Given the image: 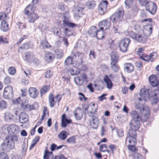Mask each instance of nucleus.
Here are the masks:
<instances>
[{
  "instance_id": "obj_2",
  "label": "nucleus",
  "mask_w": 159,
  "mask_h": 159,
  "mask_svg": "<svg viewBox=\"0 0 159 159\" xmlns=\"http://www.w3.org/2000/svg\"><path fill=\"white\" fill-rule=\"evenodd\" d=\"M139 125L137 124V125L135 122L131 120L130 123V128L127 133V136L126 139V141H128L129 143H133L134 144L137 143V134L136 131L140 128Z\"/></svg>"
},
{
  "instance_id": "obj_20",
  "label": "nucleus",
  "mask_w": 159,
  "mask_h": 159,
  "mask_svg": "<svg viewBox=\"0 0 159 159\" xmlns=\"http://www.w3.org/2000/svg\"><path fill=\"white\" fill-rule=\"evenodd\" d=\"M83 111L81 109L78 107L74 111V116L77 120H80L83 116Z\"/></svg>"
},
{
  "instance_id": "obj_18",
  "label": "nucleus",
  "mask_w": 159,
  "mask_h": 159,
  "mask_svg": "<svg viewBox=\"0 0 159 159\" xmlns=\"http://www.w3.org/2000/svg\"><path fill=\"white\" fill-rule=\"evenodd\" d=\"M149 89L145 88L141 89L140 91V95L141 98L144 99H148L149 96Z\"/></svg>"
},
{
  "instance_id": "obj_34",
  "label": "nucleus",
  "mask_w": 159,
  "mask_h": 159,
  "mask_svg": "<svg viewBox=\"0 0 159 159\" xmlns=\"http://www.w3.org/2000/svg\"><path fill=\"white\" fill-rule=\"evenodd\" d=\"M110 68L111 70L114 72L118 71L120 69V67L117 63L113 62H111V63Z\"/></svg>"
},
{
  "instance_id": "obj_16",
  "label": "nucleus",
  "mask_w": 159,
  "mask_h": 159,
  "mask_svg": "<svg viewBox=\"0 0 159 159\" xmlns=\"http://www.w3.org/2000/svg\"><path fill=\"white\" fill-rule=\"evenodd\" d=\"M90 116L91 118L89 120L90 125L94 129H96L98 126L99 120L98 118L96 116L93 115Z\"/></svg>"
},
{
  "instance_id": "obj_23",
  "label": "nucleus",
  "mask_w": 159,
  "mask_h": 159,
  "mask_svg": "<svg viewBox=\"0 0 159 159\" xmlns=\"http://www.w3.org/2000/svg\"><path fill=\"white\" fill-rule=\"evenodd\" d=\"M27 16L28 22L30 23H34L39 17L38 15L35 12L29 14Z\"/></svg>"
},
{
  "instance_id": "obj_14",
  "label": "nucleus",
  "mask_w": 159,
  "mask_h": 159,
  "mask_svg": "<svg viewBox=\"0 0 159 159\" xmlns=\"http://www.w3.org/2000/svg\"><path fill=\"white\" fill-rule=\"evenodd\" d=\"M19 130V127L15 124H12L9 125L7 127V130L10 134L16 135L18 133Z\"/></svg>"
},
{
  "instance_id": "obj_28",
  "label": "nucleus",
  "mask_w": 159,
  "mask_h": 159,
  "mask_svg": "<svg viewBox=\"0 0 159 159\" xmlns=\"http://www.w3.org/2000/svg\"><path fill=\"white\" fill-rule=\"evenodd\" d=\"M30 96L33 98H36L38 96V92L36 89L31 87L29 89Z\"/></svg>"
},
{
  "instance_id": "obj_41",
  "label": "nucleus",
  "mask_w": 159,
  "mask_h": 159,
  "mask_svg": "<svg viewBox=\"0 0 159 159\" xmlns=\"http://www.w3.org/2000/svg\"><path fill=\"white\" fill-rule=\"evenodd\" d=\"M74 58L72 56L68 57L65 61V63L66 65H71L73 64V58Z\"/></svg>"
},
{
  "instance_id": "obj_19",
  "label": "nucleus",
  "mask_w": 159,
  "mask_h": 159,
  "mask_svg": "<svg viewBox=\"0 0 159 159\" xmlns=\"http://www.w3.org/2000/svg\"><path fill=\"white\" fill-rule=\"evenodd\" d=\"M72 123V120L70 119H67L66 118V115L63 114L61 117V126L64 127H66L67 125Z\"/></svg>"
},
{
  "instance_id": "obj_56",
  "label": "nucleus",
  "mask_w": 159,
  "mask_h": 159,
  "mask_svg": "<svg viewBox=\"0 0 159 159\" xmlns=\"http://www.w3.org/2000/svg\"><path fill=\"white\" fill-rule=\"evenodd\" d=\"M150 61H153L157 57V54L156 52H152L149 55Z\"/></svg>"
},
{
  "instance_id": "obj_33",
  "label": "nucleus",
  "mask_w": 159,
  "mask_h": 159,
  "mask_svg": "<svg viewBox=\"0 0 159 159\" xmlns=\"http://www.w3.org/2000/svg\"><path fill=\"white\" fill-rule=\"evenodd\" d=\"M0 29L2 30L4 32L7 31L9 29L8 25L5 20H2L1 22Z\"/></svg>"
},
{
  "instance_id": "obj_15",
  "label": "nucleus",
  "mask_w": 159,
  "mask_h": 159,
  "mask_svg": "<svg viewBox=\"0 0 159 159\" xmlns=\"http://www.w3.org/2000/svg\"><path fill=\"white\" fill-rule=\"evenodd\" d=\"M111 25V22L107 20H102L98 24L100 30H106L109 28Z\"/></svg>"
},
{
  "instance_id": "obj_50",
  "label": "nucleus",
  "mask_w": 159,
  "mask_h": 159,
  "mask_svg": "<svg viewBox=\"0 0 159 159\" xmlns=\"http://www.w3.org/2000/svg\"><path fill=\"white\" fill-rule=\"evenodd\" d=\"M132 145H129L128 146V148L129 150L131 151L136 152L138 150L137 148L135 147L136 144H134L133 143H130Z\"/></svg>"
},
{
  "instance_id": "obj_12",
  "label": "nucleus",
  "mask_w": 159,
  "mask_h": 159,
  "mask_svg": "<svg viewBox=\"0 0 159 159\" xmlns=\"http://www.w3.org/2000/svg\"><path fill=\"white\" fill-rule=\"evenodd\" d=\"M123 15L124 12L122 11L119 10L117 12H116L111 16L110 18V20L114 22H119L121 20Z\"/></svg>"
},
{
  "instance_id": "obj_42",
  "label": "nucleus",
  "mask_w": 159,
  "mask_h": 159,
  "mask_svg": "<svg viewBox=\"0 0 159 159\" xmlns=\"http://www.w3.org/2000/svg\"><path fill=\"white\" fill-rule=\"evenodd\" d=\"M95 2L93 0L89 1L86 4V6L89 9H91L94 8L95 6Z\"/></svg>"
},
{
  "instance_id": "obj_37",
  "label": "nucleus",
  "mask_w": 159,
  "mask_h": 159,
  "mask_svg": "<svg viewBox=\"0 0 159 159\" xmlns=\"http://www.w3.org/2000/svg\"><path fill=\"white\" fill-rule=\"evenodd\" d=\"M98 30L95 26H92L89 29L88 33L93 37H95Z\"/></svg>"
},
{
  "instance_id": "obj_26",
  "label": "nucleus",
  "mask_w": 159,
  "mask_h": 159,
  "mask_svg": "<svg viewBox=\"0 0 159 159\" xmlns=\"http://www.w3.org/2000/svg\"><path fill=\"white\" fill-rule=\"evenodd\" d=\"M139 10L138 7L136 4L134 5L129 13L130 17L132 18L135 16L137 14Z\"/></svg>"
},
{
  "instance_id": "obj_17",
  "label": "nucleus",
  "mask_w": 159,
  "mask_h": 159,
  "mask_svg": "<svg viewBox=\"0 0 159 159\" xmlns=\"http://www.w3.org/2000/svg\"><path fill=\"white\" fill-rule=\"evenodd\" d=\"M152 25L150 24H147L144 26V35L147 38L150 35L152 32Z\"/></svg>"
},
{
  "instance_id": "obj_53",
  "label": "nucleus",
  "mask_w": 159,
  "mask_h": 159,
  "mask_svg": "<svg viewBox=\"0 0 159 159\" xmlns=\"http://www.w3.org/2000/svg\"><path fill=\"white\" fill-rule=\"evenodd\" d=\"M8 71L10 74L13 75L15 73L16 70L15 67L11 66L8 68Z\"/></svg>"
},
{
  "instance_id": "obj_45",
  "label": "nucleus",
  "mask_w": 159,
  "mask_h": 159,
  "mask_svg": "<svg viewBox=\"0 0 159 159\" xmlns=\"http://www.w3.org/2000/svg\"><path fill=\"white\" fill-rule=\"evenodd\" d=\"M132 159H144V157L139 153L134 152L132 154Z\"/></svg>"
},
{
  "instance_id": "obj_7",
  "label": "nucleus",
  "mask_w": 159,
  "mask_h": 159,
  "mask_svg": "<svg viewBox=\"0 0 159 159\" xmlns=\"http://www.w3.org/2000/svg\"><path fill=\"white\" fill-rule=\"evenodd\" d=\"M43 159H67L63 155H56L54 156L53 153L52 152H49L47 146L45 147L44 152Z\"/></svg>"
},
{
  "instance_id": "obj_5",
  "label": "nucleus",
  "mask_w": 159,
  "mask_h": 159,
  "mask_svg": "<svg viewBox=\"0 0 159 159\" xmlns=\"http://www.w3.org/2000/svg\"><path fill=\"white\" fill-rule=\"evenodd\" d=\"M97 109L98 104L94 102H91L86 107L83 108L84 113L88 114L90 116L95 114Z\"/></svg>"
},
{
  "instance_id": "obj_30",
  "label": "nucleus",
  "mask_w": 159,
  "mask_h": 159,
  "mask_svg": "<svg viewBox=\"0 0 159 159\" xmlns=\"http://www.w3.org/2000/svg\"><path fill=\"white\" fill-rule=\"evenodd\" d=\"M34 9L33 5L30 4L25 9V14L27 16L32 13H34Z\"/></svg>"
},
{
  "instance_id": "obj_49",
  "label": "nucleus",
  "mask_w": 159,
  "mask_h": 159,
  "mask_svg": "<svg viewBox=\"0 0 159 159\" xmlns=\"http://www.w3.org/2000/svg\"><path fill=\"white\" fill-rule=\"evenodd\" d=\"M50 89L49 85H46L43 87L40 90V92L41 94H44L48 91Z\"/></svg>"
},
{
  "instance_id": "obj_46",
  "label": "nucleus",
  "mask_w": 159,
  "mask_h": 159,
  "mask_svg": "<svg viewBox=\"0 0 159 159\" xmlns=\"http://www.w3.org/2000/svg\"><path fill=\"white\" fill-rule=\"evenodd\" d=\"M27 115L25 113L21 112L19 115V118L20 120L25 122L27 120Z\"/></svg>"
},
{
  "instance_id": "obj_13",
  "label": "nucleus",
  "mask_w": 159,
  "mask_h": 159,
  "mask_svg": "<svg viewBox=\"0 0 159 159\" xmlns=\"http://www.w3.org/2000/svg\"><path fill=\"white\" fill-rule=\"evenodd\" d=\"M84 8L77 6L75 7L73 10L74 16L75 18L79 19L83 14V10Z\"/></svg>"
},
{
  "instance_id": "obj_25",
  "label": "nucleus",
  "mask_w": 159,
  "mask_h": 159,
  "mask_svg": "<svg viewBox=\"0 0 159 159\" xmlns=\"http://www.w3.org/2000/svg\"><path fill=\"white\" fill-rule=\"evenodd\" d=\"M103 80L107 85V88L109 89H111L113 84L108 75H105L103 78Z\"/></svg>"
},
{
  "instance_id": "obj_10",
  "label": "nucleus",
  "mask_w": 159,
  "mask_h": 159,
  "mask_svg": "<svg viewBox=\"0 0 159 159\" xmlns=\"http://www.w3.org/2000/svg\"><path fill=\"white\" fill-rule=\"evenodd\" d=\"M108 2L107 0L103 1L99 5L98 11L99 15H103L107 12Z\"/></svg>"
},
{
  "instance_id": "obj_1",
  "label": "nucleus",
  "mask_w": 159,
  "mask_h": 159,
  "mask_svg": "<svg viewBox=\"0 0 159 159\" xmlns=\"http://www.w3.org/2000/svg\"><path fill=\"white\" fill-rule=\"evenodd\" d=\"M135 107L137 109H139L141 114L140 116L135 111H132L131 113V115L132 118V121H134L135 123L140 126V121L145 122L149 118L150 115V111L149 108L146 106H143L140 103L135 104Z\"/></svg>"
},
{
  "instance_id": "obj_55",
  "label": "nucleus",
  "mask_w": 159,
  "mask_h": 159,
  "mask_svg": "<svg viewBox=\"0 0 159 159\" xmlns=\"http://www.w3.org/2000/svg\"><path fill=\"white\" fill-rule=\"evenodd\" d=\"M7 106V104L6 102L3 100L0 102V108L2 109H3L6 108Z\"/></svg>"
},
{
  "instance_id": "obj_29",
  "label": "nucleus",
  "mask_w": 159,
  "mask_h": 159,
  "mask_svg": "<svg viewBox=\"0 0 159 159\" xmlns=\"http://www.w3.org/2000/svg\"><path fill=\"white\" fill-rule=\"evenodd\" d=\"M108 147L109 148V151H110V153L114 154L116 152H119L120 149L118 146H116V145L113 144H110Z\"/></svg>"
},
{
  "instance_id": "obj_39",
  "label": "nucleus",
  "mask_w": 159,
  "mask_h": 159,
  "mask_svg": "<svg viewBox=\"0 0 159 159\" xmlns=\"http://www.w3.org/2000/svg\"><path fill=\"white\" fill-rule=\"evenodd\" d=\"M95 37L98 39H101L104 37L103 30H98Z\"/></svg>"
},
{
  "instance_id": "obj_43",
  "label": "nucleus",
  "mask_w": 159,
  "mask_h": 159,
  "mask_svg": "<svg viewBox=\"0 0 159 159\" xmlns=\"http://www.w3.org/2000/svg\"><path fill=\"white\" fill-rule=\"evenodd\" d=\"M64 20H63V24L65 25L67 23L69 22V16L68 12H66L63 15Z\"/></svg>"
},
{
  "instance_id": "obj_6",
  "label": "nucleus",
  "mask_w": 159,
  "mask_h": 159,
  "mask_svg": "<svg viewBox=\"0 0 159 159\" xmlns=\"http://www.w3.org/2000/svg\"><path fill=\"white\" fill-rule=\"evenodd\" d=\"M22 100H12L13 104L18 105L21 104L20 107L26 111H30L32 110H35L38 109L39 107V105L38 103H35L33 105H24L22 102Z\"/></svg>"
},
{
  "instance_id": "obj_22",
  "label": "nucleus",
  "mask_w": 159,
  "mask_h": 159,
  "mask_svg": "<svg viewBox=\"0 0 159 159\" xmlns=\"http://www.w3.org/2000/svg\"><path fill=\"white\" fill-rule=\"evenodd\" d=\"M54 58V56L53 54L49 52H46L44 54V59L48 62H51L53 60Z\"/></svg>"
},
{
  "instance_id": "obj_4",
  "label": "nucleus",
  "mask_w": 159,
  "mask_h": 159,
  "mask_svg": "<svg viewBox=\"0 0 159 159\" xmlns=\"http://www.w3.org/2000/svg\"><path fill=\"white\" fill-rule=\"evenodd\" d=\"M129 36L132 39L141 44H145L148 41L147 37L139 33L131 32L129 33Z\"/></svg>"
},
{
  "instance_id": "obj_64",
  "label": "nucleus",
  "mask_w": 159,
  "mask_h": 159,
  "mask_svg": "<svg viewBox=\"0 0 159 159\" xmlns=\"http://www.w3.org/2000/svg\"><path fill=\"white\" fill-rule=\"evenodd\" d=\"M11 112L12 114L15 115V119H16L17 117L18 116L19 112L18 110L17 109H13L11 111Z\"/></svg>"
},
{
  "instance_id": "obj_59",
  "label": "nucleus",
  "mask_w": 159,
  "mask_h": 159,
  "mask_svg": "<svg viewBox=\"0 0 159 159\" xmlns=\"http://www.w3.org/2000/svg\"><path fill=\"white\" fill-rule=\"evenodd\" d=\"M8 18L7 17V15L4 12H1L0 13V20H2L6 21V20Z\"/></svg>"
},
{
  "instance_id": "obj_62",
  "label": "nucleus",
  "mask_w": 159,
  "mask_h": 159,
  "mask_svg": "<svg viewBox=\"0 0 159 159\" xmlns=\"http://www.w3.org/2000/svg\"><path fill=\"white\" fill-rule=\"evenodd\" d=\"M52 71L50 70H48L47 71L46 73L45 77L47 78H49L52 77Z\"/></svg>"
},
{
  "instance_id": "obj_21",
  "label": "nucleus",
  "mask_w": 159,
  "mask_h": 159,
  "mask_svg": "<svg viewBox=\"0 0 159 159\" xmlns=\"http://www.w3.org/2000/svg\"><path fill=\"white\" fill-rule=\"evenodd\" d=\"M159 92L157 89H154L149 92L148 99H158L159 98Z\"/></svg>"
},
{
  "instance_id": "obj_57",
  "label": "nucleus",
  "mask_w": 159,
  "mask_h": 159,
  "mask_svg": "<svg viewBox=\"0 0 159 159\" xmlns=\"http://www.w3.org/2000/svg\"><path fill=\"white\" fill-rule=\"evenodd\" d=\"M0 159H9L8 155L4 152H0Z\"/></svg>"
},
{
  "instance_id": "obj_8",
  "label": "nucleus",
  "mask_w": 159,
  "mask_h": 159,
  "mask_svg": "<svg viewBox=\"0 0 159 159\" xmlns=\"http://www.w3.org/2000/svg\"><path fill=\"white\" fill-rule=\"evenodd\" d=\"M130 42V39L128 38H125L121 40L119 45L120 51L123 52H127Z\"/></svg>"
},
{
  "instance_id": "obj_44",
  "label": "nucleus",
  "mask_w": 159,
  "mask_h": 159,
  "mask_svg": "<svg viewBox=\"0 0 159 159\" xmlns=\"http://www.w3.org/2000/svg\"><path fill=\"white\" fill-rule=\"evenodd\" d=\"M34 55L33 54L30 52H27L25 55V59L27 61H30L33 58Z\"/></svg>"
},
{
  "instance_id": "obj_40",
  "label": "nucleus",
  "mask_w": 159,
  "mask_h": 159,
  "mask_svg": "<svg viewBox=\"0 0 159 159\" xmlns=\"http://www.w3.org/2000/svg\"><path fill=\"white\" fill-rule=\"evenodd\" d=\"M99 150L103 152H107L108 153H110V151L108 149L107 146L105 144H101L99 147Z\"/></svg>"
},
{
  "instance_id": "obj_48",
  "label": "nucleus",
  "mask_w": 159,
  "mask_h": 159,
  "mask_svg": "<svg viewBox=\"0 0 159 159\" xmlns=\"http://www.w3.org/2000/svg\"><path fill=\"white\" fill-rule=\"evenodd\" d=\"M74 81L75 83L78 85H82L84 82L83 80L81 79L78 76L76 78H74Z\"/></svg>"
},
{
  "instance_id": "obj_32",
  "label": "nucleus",
  "mask_w": 159,
  "mask_h": 159,
  "mask_svg": "<svg viewBox=\"0 0 159 159\" xmlns=\"http://www.w3.org/2000/svg\"><path fill=\"white\" fill-rule=\"evenodd\" d=\"M68 135V134L66 131L62 130L58 134V137L59 139L64 140L66 139Z\"/></svg>"
},
{
  "instance_id": "obj_3",
  "label": "nucleus",
  "mask_w": 159,
  "mask_h": 159,
  "mask_svg": "<svg viewBox=\"0 0 159 159\" xmlns=\"http://www.w3.org/2000/svg\"><path fill=\"white\" fill-rule=\"evenodd\" d=\"M18 140V139L16 135L7 136L5 137V140L1 144V150L4 152H9L15 148V143L14 141H17Z\"/></svg>"
},
{
  "instance_id": "obj_35",
  "label": "nucleus",
  "mask_w": 159,
  "mask_h": 159,
  "mask_svg": "<svg viewBox=\"0 0 159 159\" xmlns=\"http://www.w3.org/2000/svg\"><path fill=\"white\" fill-rule=\"evenodd\" d=\"M111 62L117 63L118 61L119 60V56L116 52H114L111 53Z\"/></svg>"
},
{
  "instance_id": "obj_47",
  "label": "nucleus",
  "mask_w": 159,
  "mask_h": 159,
  "mask_svg": "<svg viewBox=\"0 0 159 159\" xmlns=\"http://www.w3.org/2000/svg\"><path fill=\"white\" fill-rule=\"evenodd\" d=\"M70 71L72 75H78L80 72V70L79 68H76L75 69H71Z\"/></svg>"
},
{
  "instance_id": "obj_52",
  "label": "nucleus",
  "mask_w": 159,
  "mask_h": 159,
  "mask_svg": "<svg viewBox=\"0 0 159 159\" xmlns=\"http://www.w3.org/2000/svg\"><path fill=\"white\" fill-rule=\"evenodd\" d=\"M133 2V0H125V7L127 8H130Z\"/></svg>"
},
{
  "instance_id": "obj_27",
  "label": "nucleus",
  "mask_w": 159,
  "mask_h": 159,
  "mask_svg": "<svg viewBox=\"0 0 159 159\" xmlns=\"http://www.w3.org/2000/svg\"><path fill=\"white\" fill-rule=\"evenodd\" d=\"M149 80L151 85L153 87L157 86L159 84L158 81L155 75H152L149 78Z\"/></svg>"
},
{
  "instance_id": "obj_9",
  "label": "nucleus",
  "mask_w": 159,
  "mask_h": 159,
  "mask_svg": "<svg viewBox=\"0 0 159 159\" xmlns=\"http://www.w3.org/2000/svg\"><path fill=\"white\" fill-rule=\"evenodd\" d=\"M145 7L146 10L152 15L155 13L157 9L156 4L151 1L147 2Z\"/></svg>"
},
{
  "instance_id": "obj_60",
  "label": "nucleus",
  "mask_w": 159,
  "mask_h": 159,
  "mask_svg": "<svg viewBox=\"0 0 159 159\" xmlns=\"http://www.w3.org/2000/svg\"><path fill=\"white\" fill-rule=\"evenodd\" d=\"M136 66L139 70H141L143 67V64L140 61H137L135 63Z\"/></svg>"
},
{
  "instance_id": "obj_61",
  "label": "nucleus",
  "mask_w": 159,
  "mask_h": 159,
  "mask_svg": "<svg viewBox=\"0 0 159 159\" xmlns=\"http://www.w3.org/2000/svg\"><path fill=\"white\" fill-rule=\"evenodd\" d=\"M42 44L43 45V47H45L47 48H48L51 47L50 44L46 40L43 41Z\"/></svg>"
},
{
  "instance_id": "obj_36",
  "label": "nucleus",
  "mask_w": 159,
  "mask_h": 159,
  "mask_svg": "<svg viewBox=\"0 0 159 159\" xmlns=\"http://www.w3.org/2000/svg\"><path fill=\"white\" fill-rule=\"evenodd\" d=\"M49 116V111L48 110V108L46 107H43V114L41 116L40 120L42 121L45 117H48Z\"/></svg>"
},
{
  "instance_id": "obj_38",
  "label": "nucleus",
  "mask_w": 159,
  "mask_h": 159,
  "mask_svg": "<svg viewBox=\"0 0 159 159\" xmlns=\"http://www.w3.org/2000/svg\"><path fill=\"white\" fill-rule=\"evenodd\" d=\"M55 52L58 59H60L63 57L64 54L62 50L57 49L55 50Z\"/></svg>"
},
{
  "instance_id": "obj_11",
  "label": "nucleus",
  "mask_w": 159,
  "mask_h": 159,
  "mask_svg": "<svg viewBox=\"0 0 159 159\" xmlns=\"http://www.w3.org/2000/svg\"><path fill=\"white\" fill-rule=\"evenodd\" d=\"M3 95L4 98L7 99H11L13 98V89L11 86L9 85L5 88Z\"/></svg>"
},
{
  "instance_id": "obj_51",
  "label": "nucleus",
  "mask_w": 159,
  "mask_h": 159,
  "mask_svg": "<svg viewBox=\"0 0 159 159\" xmlns=\"http://www.w3.org/2000/svg\"><path fill=\"white\" fill-rule=\"evenodd\" d=\"M81 55H82L81 52L76 51L75 50L72 51L71 52V55L74 58L76 57L77 56L79 57Z\"/></svg>"
},
{
  "instance_id": "obj_54",
  "label": "nucleus",
  "mask_w": 159,
  "mask_h": 159,
  "mask_svg": "<svg viewBox=\"0 0 159 159\" xmlns=\"http://www.w3.org/2000/svg\"><path fill=\"white\" fill-rule=\"evenodd\" d=\"M75 136H73L68 139L66 142L69 143H74L75 142Z\"/></svg>"
},
{
  "instance_id": "obj_24",
  "label": "nucleus",
  "mask_w": 159,
  "mask_h": 159,
  "mask_svg": "<svg viewBox=\"0 0 159 159\" xmlns=\"http://www.w3.org/2000/svg\"><path fill=\"white\" fill-rule=\"evenodd\" d=\"M4 118L5 121H10L15 120V116L11 112H6L4 113Z\"/></svg>"
},
{
  "instance_id": "obj_58",
  "label": "nucleus",
  "mask_w": 159,
  "mask_h": 159,
  "mask_svg": "<svg viewBox=\"0 0 159 159\" xmlns=\"http://www.w3.org/2000/svg\"><path fill=\"white\" fill-rule=\"evenodd\" d=\"M41 122L39 123V122L36 123V125L30 131V134L31 135H34L35 134L36 128L38 126L41 124Z\"/></svg>"
},
{
  "instance_id": "obj_31",
  "label": "nucleus",
  "mask_w": 159,
  "mask_h": 159,
  "mask_svg": "<svg viewBox=\"0 0 159 159\" xmlns=\"http://www.w3.org/2000/svg\"><path fill=\"white\" fill-rule=\"evenodd\" d=\"M124 66L125 70H126L128 73H131L134 70V66L131 63H125Z\"/></svg>"
},
{
  "instance_id": "obj_63",
  "label": "nucleus",
  "mask_w": 159,
  "mask_h": 159,
  "mask_svg": "<svg viewBox=\"0 0 159 159\" xmlns=\"http://www.w3.org/2000/svg\"><path fill=\"white\" fill-rule=\"evenodd\" d=\"M29 48V43H24L21 46L20 48V49H27Z\"/></svg>"
}]
</instances>
